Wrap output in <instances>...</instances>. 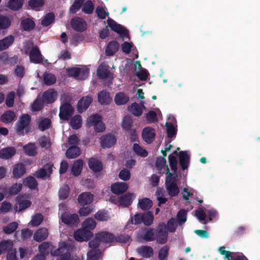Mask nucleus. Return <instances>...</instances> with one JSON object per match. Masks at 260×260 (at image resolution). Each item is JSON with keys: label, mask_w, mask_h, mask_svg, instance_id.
<instances>
[{"label": "nucleus", "mask_w": 260, "mask_h": 260, "mask_svg": "<svg viewBox=\"0 0 260 260\" xmlns=\"http://www.w3.org/2000/svg\"><path fill=\"white\" fill-rule=\"evenodd\" d=\"M30 116L27 114H22L16 123V132L20 136H24L29 133L30 127L29 124Z\"/></svg>", "instance_id": "f257e3e1"}, {"label": "nucleus", "mask_w": 260, "mask_h": 260, "mask_svg": "<svg viewBox=\"0 0 260 260\" xmlns=\"http://www.w3.org/2000/svg\"><path fill=\"white\" fill-rule=\"evenodd\" d=\"M166 174L167 177L165 182L166 189L170 197H176L179 193V188L175 182L177 177L174 176V174L170 172L169 168H167Z\"/></svg>", "instance_id": "f03ea898"}, {"label": "nucleus", "mask_w": 260, "mask_h": 260, "mask_svg": "<svg viewBox=\"0 0 260 260\" xmlns=\"http://www.w3.org/2000/svg\"><path fill=\"white\" fill-rule=\"evenodd\" d=\"M60 218L62 222L72 228L77 227L80 222L78 215L76 213L72 214L69 212L62 213L61 214Z\"/></svg>", "instance_id": "7ed1b4c3"}, {"label": "nucleus", "mask_w": 260, "mask_h": 260, "mask_svg": "<svg viewBox=\"0 0 260 260\" xmlns=\"http://www.w3.org/2000/svg\"><path fill=\"white\" fill-rule=\"evenodd\" d=\"M74 112V109L69 102H63L59 108V118L63 120H69Z\"/></svg>", "instance_id": "20e7f679"}, {"label": "nucleus", "mask_w": 260, "mask_h": 260, "mask_svg": "<svg viewBox=\"0 0 260 260\" xmlns=\"http://www.w3.org/2000/svg\"><path fill=\"white\" fill-rule=\"evenodd\" d=\"M155 235L157 237V242L158 244H164L167 243L168 232L166 224L164 222H160L158 223L155 230Z\"/></svg>", "instance_id": "39448f33"}, {"label": "nucleus", "mask_w": 260, "mask_h": 260, "mask_svg": "<svg viewBox=\"0 0 260 260\" xmlns=\"http://www.w3.org/2000/svg\"><path fill=\"white\" fill-rule=\"evenodd\" d=\"M54 165L51 162L47 163L42 168L37 170L35 176L37 178L44 179L45 177L49 178L53 173Z\"/></svg>", "instance_id": "423d86ee"}, {"label": "nucleus", "mask_w": 260, "mask_h": 260, "mask_svg": "<svg viewBox=\"0 0 260 260\" xmlns=\"http://www.w3.org/2000/svg\"><path fill=\"white\" fill-rule=\"evenodd\" d=\"M139 237L140 240L145 242H152L157 241V237L155 235V230L153 228H144L139 234Z\"/></svg>", "instance_id": "0eeeda50"}, {"label": "nucleus", "mask_w": 260, "mask_h": 260, "mask_svg": "<svg viewBox=\"0 0 260 260\" xmlns=\"http://www.w3.org/2000/svg\"><path fill=\"white\" fill-rule=\"evenodd\" d=\"M72 28L76 31L83 32L86 29L87 23L81 17H74L71 21Z\"/></svg>", "instance_id": "6e6552de"}, {"label": "nucleus", "mask_w": 260, "mask_h": 260, "mask_svg": "<svg viewBox=\"0 0 260 260\" xmlns=\"http://www.w3.org/2000/svg\"><path fill=\"white\" fill-rule=\"evenodd\" d=\"M91 232L83 228V229H78L74 232V238L79 242L87 241L93 236Z\"/></svg>", "instance_id": "1a4fd4ad"}, {"label": "nucleus", "mask_w": 260, "mask_h": 260, "mask_svg": "<svg viewBox=\"0 0 260 260\" xmlns=\"http://www.w3.org/2000/svg\"><path fill=\"white\" fill-rule=\"evenodd\" d=\"M107 22L111 29L118 34L120 37H126L128 35L127 30L112 19L109 18Z\"/></svg>", "instance_id": "9d476101"}, {"label": "nucleus", "mask_w": 260, "mask_h": 260, "mask_svg": "<svg viewBox=\"0 0 260 260\" xmlns=\"http://www.w3.org/2000/svg\"><path fill=\"white\" fill-rule=\"evenodd\" d=\"M15 201L16 204L14 208L16 211L19 212L25 210L31 205V202L30 201L23 199L20 196L17 197Z\"/></svg>", "instance_id": "9b49d317"}, {"label": "nucleus", "mask_w": 260, "mask_h": 260, "mask_svg": "<svg viewBox=\"0 0 260 260\" xmlns=\"http://www.w3.org/2000/svg\"><path fill=\"white\" fill-rule=\"evenodd\" d=\"M29 55L30 61L36 64L42 63L44 59L39 48L37 46L32 48L29 52Z\"/></svg>", "instance_id": "f8f14e48"}, {"label": "nucleus", "mask_w": 260, "mask_h": 260, "mask_svg": "<svg viewBox=\"0 0 260 260\" xmlns=\"http://www.w3.org/2000/svg\"><path fill=\"white\" fill-rule=\"evenodd\" d=\"M142 136L145 142L148 144H150L155 139V131L151 127H146L142 131Z\"/></svg>", "instance_id": "ddd939ff"}, {"label": "nucleus", "mask_w": 260, "mask_h": 260, "mask_svg": "<svg viewBox=\"0 0 260 260\" xmlns=\"http://www.w3.org/2000/svg\"><path fill=\"white\" fill-rule=\"evenodd\" d=\"M100 139L101 146L103 148H110L116 142V137L111 134L104 135L101 137Z\"/></svg>", "instance_id": "4468645a"}, {"label": "nucleus", "mask_w": 260, "mask_h": 260, "mask_svg": "<svg viewBox=\"0 0 260 260\" xmlns=\"http://www.w3.org/2000/svg\"><path fill=\"white\" fill-rule=\"evenodd\" d=\"M57 95V92L53 89H50L43 93L41 99L45 104H52L56 100Z\"/></svg>", "instance_id": "2eb2a0df"}, {"label": "nucleus", "mask_w": 260, "mask_h": 260, "mask_svg": "<svg viewBox=\"0 0 260 260\" xmlns=\"http://www.w3.org/2000/svg\"><path fill=\"white\" fill-rule=\"evenodd\" d=\"M92 102V98L90 95L83 97L78 102L77 108L79 113H82L86 110Z\"/></svg>", "instance_id": "dca6fc26"}, {"label": "nucleus", "mask_w": 260, "mask_h": 260, "mask_svg": "<svg viewBox=\"0 0 260 260\" xmlns=\"http://www.w3.org/2000/svg\"><path fill=\"white\" fill-rule=\"evenodd\" d=\"M88 165L90 169L95 173L101 172L103 168L102 162L94 157L89 158Z\"/></svg>", "instance_id": "f3484780"}, {"label": "nucleus", "mask_w": 260, "mask_h": 260, "mask_svg": "<svg viewBox=\"0 0 260 260\" xmlns=\"http://www.w3.org/2000/svg\"><path fill=\"white\" fill-rule=\"evenodd\" d=\"M128 189V185L125 182H116L111 186V191L116 194H120L125 192Z\"/></svg>", "instance_id": "a211bd4d"}, {"label": "nucleus", "mask_w": 260, "mask_h": 260, "mask_svg": "<svg viewBox=\"0 0 260 260\" xmlns=\"http://www.w3.org/2000/svg\"><path fill=\"white\" fill-rule=\"evenodd\" d=\"M93 199V195L89 192H83L78 197V203L81 206L90 204L92 202Z\"/></svg>", "instance_id": "6ab92c4d"}, {"label": "nucleus", "mask_w": 260, "mask_h": 260, "mask_svg": "<svg viewBox=\"0 0 260 260\" xmlns=\"http://www.w3.org/2000/svg\"><path fill=\"white\" fill-rule=\"evenodd\" d=\"M96 235L101 243L109 244L115 242L114 235L108 232H101Z\"/></svg>", "instance_id": "aec40b11"}, {"label": "nucleus", "mask_w": 260, "mask_h": 260, "mask_svg": "<svg viewBox=\"0 0 260 260\" xmlns=\"http://www.w3.org/2000/svg\"><path fill=\"white\" fill-rule=\"evenodd\" d=\"M119 43L116 41H110L107 45L105 53L107 56H113L118 50Z\"/></svg>", "instance_id": "412c9836"}, {"label": "nucleus", "mask_w": 260, "mask_h": 260, "mask_svg": "<svg viewBox=\"0 0 260 260\" xmlns=\"http://www.w3.org/2000/svg\"><path fill=\"white\" fill-rule=\"evenodd\" d=\"M16 115L15 113L12 110H7L4 112L1 115L0 120L1 121L5 124H9L11 123L14 120H15Z\"/></svg>", "instance_id": "4be33fe9"}, {"label": "nucleus", "mask_w": 260, "mask_h": 260, "mask_svg": "<svg viewBox=\"0 0 260 260\" xmlns=\"http://www.w3.org/2000/svg\"><path fill=\"white\" fill-rule=\"evenodd\" d=\"M137 251L144 258H150L153 255V250L150 246H141L137 249Z\"/></svg>", "instance_id": "5701e85b"}, {"label": "nucleus", "mask_w": 260, "mask_h": 260, "mask_svg": "<svg viewBox=\"0 0 260 260\" xmlns=\"http://www.w3.org/2000/svg\"><path fill=\"white\" fill-rule=\"evenodd\" d=\"M133 194L127 193L118 198V205L122 207H128L132 203V196Z\"/></svg>", "instance_id": "b1692460"}, {"label": "nucleus", "mask_w": 260, "mask_h": 260, "mask_svg": "<svg viewBox=\"0 0 260 260\" xmlns=\"http://www.w3.org/2000/svg\"><path fill=\"white\" fill-rule=\"evenodd\" d=\"M26 173V168L22 163L16 164L13 168V175L14 178H19Z\"/></svg>", "instance_id": "393cba45"}, {"label": "nucleus", "mask_w": 260, "mask_h": 260, "mask_svg": "<svg viewBox=\"0 0 260 260\" xmlns=\"http://www.w3.org/2000/svg\"><path fill=\"white\" fill-rule=\"evenodd\" d=\"M98 100L101 105L109 104L111 100L110 93L106 90H103L99 92L98 94Z\"/></svg>", "instance_id": "a878e982"}, {"label": "nucleus", "mask_w": 260, "mask_h": 260, "mask_svg": "<svg viewBox=\"0 0 260 260\" xmlns=\"http://www.w3.org/2000/svg\"><path fill=\"white\" fill-rule=\"evenodd\" d=\"M179 163L182 170L187 169L189 164V155L186 151L179 152Z\"/></svg>", "instance_id": "bb28decb"}, {"label": "nucleus", "mask_w": 260, "mask_h": 260, "mask_svg": "<svg viewBox=\"0 0 260 260\" xmlns=\"http://www.w3.org/2000/svg\"><path fill=\"white\" fill-rule=\"evenodd\" d=\"M16 153L15 149L13 147H8L0 150V158L8 159Z\"/></svg>", "instance_id": "cd10ccee"}, {"label": "nucleus", "mask_w": 260, "mask_h": 260, "mask_svg": "<svg viewBox=\"0 0 260 260\" xmlns=\"http://www.w3.org/2000/svg\"><path fill=\"white\" fill-rule=\"evenodd\" d=\"M129 100L127 94L123 92L117 93L114 98V101L117 105H123L126 104Z\"/></svg>", "instance_id": "c85d7f7f"}, {"label": "nucleus", "mask_w": 260, "mask_h": 260, "mask_svg": "<svg viewBox=\"0 0 260 260\" xmlns=\"http://www.w3.org/2000/svg\"><path fill=\"white\" fill-rule=\"evenodd\" d=\"M48 230L46 228H41L38 230L34 235V239L37 242H42L48 237Z\"/></svg>", "instance_id": "c756f323"}, {"label": "nucleus", "mask_w": 260, "mask_h": 260, "mask_svg": "<svg viewBox=\"0 0 260 260\" xmlns=\"http://www.w3.org/2000/svg\"><path fill=\"white\" fill-rule=\"evenodd\" d=\"M110 74L109 66L106 64H101L97 70V75L99 78L101 79L107 78Z\"/></svg>", "instance_id": "7c9ffc66"}, {"label": "nucleus", "mask_w": 260, "mask_h": 260, "mask_svg": "<svg viewBox=\"0 0 260 260\" xmlns=\"http://www.w3.org/2000/svg\"><path fill=\"white\" fill-rule=\"evenodd\" d=\"M20 26L24 31H30L34 29L35 23L31 19L26 18L21 20Z\"/></svg>", "instance_id": "2f4dec72"}, {"label": "nucleus", "mask_w": 260, "mask_h": 260, "mask_svg": "<svg viewBox=\"0 0 260 260\" xmlns=\"http://www.w3.org/2000/svg\"><path fill=\"white\" fill-rule=\"evenodd\" d=\"M14 38L12 35L0 40V51L8 49L14 43Z\"/></svg>", "instance_id": "473e14b6"}, {"label": "nucleus", "mask_w": 260, "mask_h": 260, "mask_svg": "<svg viewBox=\"0 0 260 260\" xmlns=\"http://www.w3.org/2000/svg\"><path fill=\"white\" fill-rule=\"evenodd\" d=\"M23 3V0H9L7 7L12 11H17L22 8Z\"/></svg>", "instance_id": "72a5a7b5"}, {"label": "nucleus", "mask_w": 260, "mask_h": 260, "mask_svg": "<svg viewBox=\"0 0 260 260\" xmlns=\"http://www.w3.org/2000/svg\"><path fill=\"white\" fill-rule=\"evenodd\" d=\"M23 184L24 186H27L30 189H35L37 188L38 183L36 179L29 176L23 179Z\"/></svg>", "instance_id": "f704fd0d"}, {"label": "nucleus", "mask_w": 260, "mask_h": 260, "mask_svg": "<svg viewBox=\"0 0 260 260\" xmlns=\"http://www.w3.org/2000/svg\"><path fill=\"white\" fill-rule=\"evenodd\" d=\"M66 154L68 158L72 159L80 154V149L77 146H70L66 151Z\"/></svg>", "instance_id": "c9c22d12"}, {"label": "nucleus", "mask_w": 260, "mask_h": 260, "mask_svg": "<svg viewBox=\"0 0 260 260\" xmlns=\"http://www.w3.org/2000/svg\"><path fill=\"white\" fill-rule=\"evenodd\" d=\"M44 5V0H29L28 2V5L30 9L36 11H41Z\"/></svg>", "instance_id": "e433bc0d"}, {"label": "nucleus", "mask_w": 260, "mask_h": 260, "mask_svg": "<svg viewBox=\"0 0 260 260\" xmlns=\"http://www.w3.org/2000/svg\"><path fill=\"white\" fill-rule=\"evenodd\" d=\"M83 165V161L82 159L76 160L73 164L72 167V172L75 176H79L82 171Z\"/></svg>", "instance_id": "4c0bfd02"}, {"label": "nucleus", "mask_w": 260, "mask_h": 260, "mask_svg": "<svg viewBox=\"0 0 260 260\" xmlns=\"http://www.w3.org/2000/svg\"><path fill=\"white\" fill-rule=\"evenodd\" d=\"M13 243L10 240H3L0 242V252L2 253L10 251L13 249Z\"/></svg>", "instance_id": "58836bf2"}, {"label": "nucleus", "mask_w": 260, "mask_h": 260, "mask_svg": "<svg viewBox=\"0 0 260 260\" xmlns=\"http://www.w3.org/2000/svg\"><path fill=\"white\" fill-rule=\"evenodd\" d=\"M104 250L102 251L100 249H91L88 251L87 255L88 260H99L102 257Z\"/></svg>", "instance_id": "ea45409f"}, {"label": "nucleus", "mask_w": 260, "mask_h": 260, "mask_svg": "<svg viewBox=\"0 0 260 260\" xmlns=\"http://www.w3.org/2000/svg\"><path fill=\"white\" fill-rule=\"evenodd\" d=\"M24 152L28 156H34L37 153V149L35 143H29L23 147Z\"/></svg>", "instance_id": "a19ab883"}, {"label": "nucleus", "mask_w": 260, "mask_h": 260, "mask_svg": "<svg viewBox=\"0 0 260 260\" xmlns=\"http://www.w3.org/2000/svg\"><path fill=\"white\" fill-rule=\"evenodd\" d=\"M70 124L74 129L80 128L82 125L81 116L80 115H76L73 116L70 120Z\"/></svg>", "instance_id": "79ce46f5"}, {"label": "nucleus", "mask_w": 260, "mask_h": 260, "mask_svg": "<svg viewBox=\"0 0 260 260\" xmlns=\"http://www.w3.org/2000/svg\"><path fill=\"white\" fill-rule=\"evenodd\" d=\"M152 205V201L147 198L140 199L138 202V206L144 211L150 209Z\"/></svg>", "instance_id": "37998d69"}, {"label": "nucleus", "mask_w": 260, "mask_h": 260, "mask_svg": "<svg viewBox=\"0 0 260 260\" xmlns=\"http://www.w3.org/2000/svg\"><path fill=\"white\" fill-rule=\"evenodd\" d=\"M154 219V216L151 211H148L142 213V223L146 226H150Z\"/></svg>", "instance_id": "c03bdc74"}, {"label": "nucleus", "mask_w": 260, "mask_h": 260, "mask_svg": "<svg viewBox=\"0 0 260 260\" xmlns=\"http://www.w3.org/2000/svg\"><path fill=\"white\" fill-rule=\"evenodd\" d=\"M44 104L41 98L38 96L31 105V111L32 112L41 111L43 109Z\"/></svg>", "instance_id": "a18cd8bd"}, {"label": "nucleus", "mask_w": 260, "mask_h": 260, "mask_svg": "<svg viewBox=\"0 0 260 260\" xmlns=\"http://www.w3.org/2000/svg\"><path fill=\"white\" fill-rule=\"evenodd\" d=\"M55 20V15L53 13L49 12L46 14L41 21V24L44 26H48L53 23Z\"/></svg>", "instance_id": "49530a36"}, {"label": "nucleus", "mask_w": 260, "mask_h": 260, "mask_svg": "<svg viewBox=\"0 0 260 260\" xmlns=\"http://www.w3.org/2000/svg\"><path fill=\"white\" fill-rule=\"evenodd\" d=\"M94 10V5L91 1L88 0L84 2L82 8V11L86 14H91Z\"/></svg>", "instance_id": "de8ad7c7"}, {"label": "nucleus", "mask_w": 260, "mask_h": 260, "mask_svg": "<svg viewBox=\"0 0 260 260\" xmlns=\"http://www.w3.org/2000/svg\"><path fill=\"white\" fill-rule=\"evenodd\" d=\"M169 162L170 164V166L173 171L174 176H176V177H178V175L177 174V160L176 157L173 154H170L168 157Z\"/></svg>", "instance_id": "09e8293b"}, {"label": "nucleus", "mask_w": 260, "mask_h": 260, "mask_svg": "<svg viewBox=\"0 0 260 260\" xmlns=\"http://www.w3.org/2000/svg\"><path fill=\"white\" fill-rule=\"evenodd\" d=\"M133 120L131 116L125 115L122 120V127L125 131H129L133 125Z\"/></svg>", "instance_id": "8fccbe9b"}, {"label": "nucleus", "mask_w": 260, "mask_h": 260, "mask_svg": "<svg viewBox=\"0 0 260 260\" xmlns=\"http://www.w3.org/2000/svg\"><path fill=\"white\" fill-rule=\"evenodd\" d=\"M22 187L21 183H14L11 187L8 188L7 194L10 196H14L19 192Z\"/></svg>", "instance_id": "3c124183"}, {"label": "nucleus", "mask_w": 260, "mask_h": 260, "mask_svg": "<svg viewBox=\"0 0 260 260\" xmlns=\"http://www.w3.org/2000/svg\"><path fill=\"white\" fill-rule=\"evenodd\" d=\"M70 194V187L67 185L64 184L61 186L58 191L59 199L60 200H65L69 197Z\"/></svg>", "instance_id": "603ef678"}, {"label": "nucleus", "mask_w": 260, "mask_h": 260, "mask_svg": "<svg viewBox=\"0 0 260 260\" xmlns=\"http://www.w3.org/2000/svg\"><path fill=\"white\" fill-rule=\"evenodd\" d=\"M102 120L101 116L98 114H93L90 116L87 120L86 125L87 126L90 127L94 126L98 124Z\"/></svg>", "instance_id": "864d4df0"}, {"label": "nucleus", "mask_w": 260, "mask_h": 260, "mask_svg": "<svg viewBox=\"0 0 260 260\" xmlns=\"http://www.w3.org/2000/svg\"><path fill=\"white\" fill-rule=\"evenodd\" d=\"M84 0H75L70 8V13L75 14L83 6Z\"/></svg>", "instance_id": "5fc2aeb1"}, {"label": "nucleus", "mask_w": 260, "mask_h": 260, "mask_svg": "<svg viewBox=\"0 0 260 260\" xmlns=\"http://www.w3.org/2000/svg\"><path fill=\"white\" fill-rule=\"evenodd\" d=\"M166 126L168 138H172L173 137H175L177 134V128L175 127L174 125L171 122H167Z\"/></svg>", "instance_id": "6e6d98bb"}, {"label": "nucleus", "mask_w": 260, "mask_h": 260, "mask_svg": "<svg viewBox=\"0 0 260 260\" xmlns=\"http://www.w3.org/2000/svg\"><path fill=\"white\" fill-rule=\"evenodd\" d=\"M11 24V20L8 17L0 14V29H7Z\"/></svg>", "instance_id": "4d7b16f0"}, {"label": "nucleus", "mask_w": 260, "mask_h": 260, "mask_svg": "<svg viewBox=\"0 0 260 260\" xmlns=\"http://www.w3.org/2000/svg\"><path fill=\"white\" fill-rule=\"evenodd\" d=\"M96 224V222L93 218H88L84 220L82 226L85 229L90 231L93 230L95 228Z\"/></svg>", "instance_id": "13d9d810"}, {"label": "nucleus", "mask_w": 260, "mask_h": 260, "mask_svg": "<svg viewBox=\"0 0 260 260\" xmlns=\"http://www.w3.org/2000/svg\"><path fill=\"white\" fill-rule=\"evenodd\" d=\"M128 109L131 111L132 114L136 116L141 115L143 112L139 105L136 102L133 103L130 107H128Z\"/></svg>", "instance_id": "bf43d9fd"}, {"label": "nucleus", "mask_w": 260, "mask_h": 260, "mask_svg": "<svg viewBox=\"0 0 260 260\" xmlns=\"http://www.w3.org/2000/svg\"><path fill=\"white\" fill-rule=\"evenodd\" d=\"M51 124V120L48 118L42 119L39 123V128L41 131H44L49 128Z\"/></svg>", "instance_id": "052dcab7"}, {"label": "nucleus", "mask_w": 260, "mask_h": 260, "mask_svg": "<svg viewBox=\"0 0 260 260\" xmlns=\"http://www.w3.org/2000/svg\"><path fill=\"white\" fill-rule=\"evenodd\" d=\"M50 244L47 242H44L39 246V250L40 254L45 255L48 254L50 251Z\"/></svg>", "instance_id": "680f3d73"}, {"label": "nucleus", "mask_w": 260, "mask_h": 260, "mask_svg": "<svg viewBox=\"0 0 260 260\" xmlns=\"http://www.w3.org/2000/svg\"><path fill=\"white\" fill-rule=\"evenodd\" d=\"M18 228V224L16 222H12L7 226L3 227V231L6 234L13 233Z\"/></svg>", "instance_id": "e2e57ef3"}, {"label": "nucleus", "mask_w": 260, "mask_h": 260, "mask_svg": "<svg viewBox=\"0 0 260 260\" xmlns=\"http://www.w3.org/2000/svg\"><path fill=\"white\" fill-rule=\"evenodd\" d=\"M156 167L158 170H161L164 168L166 169V172H167V168H168L167 165V161L164 157H158L157 158L156 160Z\"/></svg>", "instance_id": "0e129e2a"}, {"label": "nucleus", "mask_w": 260, "mask_h": 260, "mask_svg": "<svg viewBox=\"0 0 260 260\" xmlns=\"http://www.w3.org/2000/svg\"><path fill=\"white\" fill-rule=\"evenodd\" d=\"M44 82L46 85H51L56 82V77L51 73L45 74L44 75Z\"/></svg>", "instance_id": "69168bd1"}, {"label": "nucleus", "mask_w": 260, "mask_h": 260, "mask_svg": "<svg viewBox=\"0 0 260 260\" xmlns=\"http://www.w3.org/2000/svg\"><path fill=\"white\" fill-rule=\"evenodd\" d=\"M133 149L135 152L139 156L144 157L148 155L147 151L141 147L140 145L137 143H135L133 145Z\"/></svg>", "instance_id": "338daca9"}, {"label": "nucleus", "mask_w": 260, "mask_h": 260, "mask_svg": "<svg viewBox=\"0 0 260 260\" xmlns=\"http://www.w3.org/2000/svg\"><path fill=\"white\" fill-rule=\"evenodd\" d=\"M187 212L184 209L180 210L177 214V219L180 224L184 223L186 221Z\"/></svg>", "instance_id": "774afa93"}]
</instances>
